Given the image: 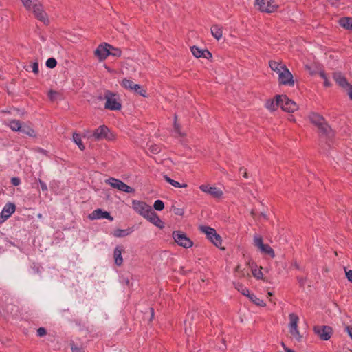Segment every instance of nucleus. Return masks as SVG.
Returning a JSON list of instances; mask_svg holds the SVG:
<instances>
[{"label": "nucleus", "mask_w": 352, "mask_h": 352, "mask_svg": "<svg viewBox=\"0 0 352 352\" xmlns=\"http://www.w3.org/2000/svg\"><path fill=\"white\" fill-rule=\"evenodd\" d=\"M310 122L318 127L319 133L327 136L332 135V130L324 118L316 113H311L309 116Z\"/></svg>", "instance_id": "f257e3e1"}, {"label": "nucleus", "mask_w": 352, "mask_h": 352, "mask_svg": "<svg viewBox=\"0 0 352 352\" xmlns=\"http://www.w3.org/2000/svg\"><path fill=\"white\" fill-rule=\"evenodd\" d=\"M104 98L106 100L104 104L105 109L111 111H117L121 109L122 104L119 96L117 94L107 90L104 91Z\"/></svg>", "instance_id": "f03ea898"}, {"label": "nucleus", "mask_w": 352, "mask_h": 352, "mask_svg": "<svg viewBox=\"0 0 352 352\" xmlns=\"http://www.w3.org/2000/svg\"><path fill=\"white\" fill-rule=\"evenodd\" d=\"M253 244L260 250L261 253L267 254L272 258L275 256L274 250L268 244L263 243V238L261 236L258 234H254L253 237Z\"/></svg>", "instance_id": "7ed1b4c3"}, {"label": "nucleus", "mask_w": 352, "mask_h": 352, "mask_svg": "<svg viewBox=\"0 0 352 352\" xmlns=\"http://www.w3.org/2000/svg\"><path fill=\"white\" fill-rule=\"evenodd\" d=\"M289 333L297 341H298V342L301 341L302 336L300 334V332L298 329V322L299 320L298 316L294 313H291L289 315Z\"/></svg>", "instance_id": "20e7f679"}, {"label": "nucleus", "mask_w": 352, "mask_h": 352, "mask_svg": "<svg viewBox=\"0 0 352 352\" xmlns=\"http://www.w3.org/2000/svg\"><path fill=\"white\" fill-rule=\"evenodd\" d=\"M201 232L204 233L207 238L216 246H219L221 244V236L217 234L216 230L209 226H201L199 227Z\"/></svg>", "instance_id": "39448f33"}, {"label": "nucleus", "mask_w": 352, "mask_h": 352, "mask_svg": "<svg viewBox=\"0 0 352 352\" xmlns=\"http://www.w3.org/2000/svg\"><path fill=\"white\" fill-rule=\"evenodd\" d=\"M173 238L175 241L179 245L184 248H190L193 243L192 241L182 232L174 231L173 232Z\"/></svg>", "instance_id": "423d86ee"}, {"label": "nucleus", "mask_w": 352, "mask_h": 352, "mask_svg": "<svg viewBox=\"0 0 352 352\" xmlns=\"http://www.w3.org/2000/svg\"><path fill=\"white\" fill-rule=\"evenodd\" d=\"M106 183L110 185L112 188L118 189L124 192L131 193L134 192L135 191V190L133 188L126 185L125 183L113 177H111L109 179L106 180Z\"/></svg>", "instance_id": "0eeeda50"}, {"label": "nucleus", "mask_w": 352, "mask_h": 352, "mask_svg": "<svg viewBox=\"0 0 352 352\" xmlns=\"http://www.w3.org/2000/svg\"><path fill=\"white\" fill-rule=\"evenodd\" d=\"M31 10L34 13V16L38 20L43 22L45 25H47L49 23L47 15L43 10L42 4L39 1L34 5Z\"/></svg>", "instance_id": "6e6552de"}, {"label": "nucleus", "mask_w": 352, "mask_h": 352, "mask_svg": "<svg viewBox=\"0 0 352 352\" xmlns=\"http://www.w3.org/2000/svg\"><path fill=\"white\" fill-rule=\"evenodd\" d=\"M108 132L109 129L106 126L102 125L100 126L93 132L88 131L87 133V136L89 139H91L94 140H100L104 138H107Z\"/></svg>", "instance_id": "1a4fd4ad"}, {"label": "nucleus", "mask_w": 352, "mask_h": 352, "mask_svg": "<svg viewBox=\"0 0 352 352\" xmlns=\"http://www.w3.org/2000/svg\"><path fill=\"white\" fill-rule=\"evenodd\" d=\"M314 333L322 340H328L331 338L333 331L329 326H316L314 328Z\"/></svg>", "instance_id": "9d476101"}, {"label": "nucleus", "mask_w": 352, "mask_h": 352, "mask_svg": "<svg viewBox=\"0 0 352 352\" xmlns=\"http://www.w3.org/2000/svg\"><path fill=\"white\" fill-rule=\"evenodd\" d=\"M132 208L144 218L151 207L144 201L133 200L132 201Z\"/></svg>", "instance_id": "9b49d317"}, {"label": "nucleus", "mask_w": 352, "mask_h": 352, "mask_svg": "<svg viewBox=\"0 0 352 352\" xmlns=\"http://www.w3.org/2000/svg\"><path fill=\"white\" fill-rule=\"evenodd\" d=\"M278 80L282 85L289 86L294 85L293 75L287 67L283 68V70H281V72H280L278 74Z\"/></svg>", "instance_id": "f8f14e48"}, {"label": "nucleus", "mask_w": 352, "mask_h": 352, "mask_svg": "<svg viewBox=\"0 0 352 352\" xmlns=\"http://www.w3.org/2000/svg\"><path fill=\"white\" fill-rule=\"evenodd\" d=\"M280 102L281 109L287 112H294L298 108V104L293 100L288 98L285 95L282 96Z\"/></svg>", "instance_id": "ddd939ff"}, {"label": "nucleus", "mask_w": 352, "mask_h": 352, "mask_svg": "<svg viewBox=\"0 0 352 352\" xmlns=\"http://www.w3.org/2000/svg\"><path fill=\"white\" fill-rule=\"evenodd\" d=\"M256 4L261 11L268 13L273 12L277 8L274 0H256Z\"/></svg>", "instance_id": "4468645a"}, {"label": "nucleus", "mask_w": 352, "mask_h": 352, "mask_svg": "<svg viewBox=\"0 0 352 352\" xmlns=\"http://www.w3.org/2000/svg\"><path fill=\"white\" fill-rule=\"evenodd\" d=\"M199 189L213 198L219 199L222 197L223 191L217 187L210 186L209 185L203 184L199 186Z\"/></svg>", "instance_id": "2eb2a0df"}, {"label": "nucleus", "mask_w": 352, "mask_h": 352, "mask_svg": "<svg viewBox=\"0 0 352 352\" xmlns=\"http://www.w3.org/2000/svg\"><path fill=\"white\" fill-rule=\"evenodd\" d=\"M112 46L109 44L104 43L100 45L95 51V55L100 60H104L110 53Z\"/></svg>", "instance_id": "dca6fc26"}, {"label": "nucleus", "mask_w": 352, "mask_h": 352, "mask_svg": "<svg viewBox=\"0 0 352 352\" xmlns=\"http://www.w3.org/2000/svg\"><path fill=\"white\" fill-rule=\"evenodd\" d=\"M144 218L160 229H162L164 227V222L160 219L159 216L152 210V208L149 210V212L147 213Z\"/></svg>", "instance_id": "f3484780"}, {"label": "nucleus", "mask_w": 352, "mask_h": 352, "mask_svg": "<svg viewBox=\"0 0 352 352\" xmlns=\"http://www.w3.org/2000/svg\"><path fill=\"white\" fill-rule=\"evenodd\" d=\"M89 219L91 220L107 219L113 221V218L107 211H103L101 209H96L89 214Z\"/></svg>", "instance_id": "a211bd4d"}, {"label": "nucleus", "mask_w": 352, "mask_h": 352, "mask_svg": "<svg viewBox=\"0 0 352 352\" xmlns=\"http://www.w3.org/2000/svg\"><path fill=\"white\" fill-rule=\"evenodd\" d=\"M16 206L14 204H6L0 214V217L2 218L1 221L7 220L14 212Z\"/></svg>", "instance_id": "6ab92c4d"}, {"label": "nucleus", "mask_w": 352, "mask_h": 352, "mask_svg": "<svg viewBox=\"0 0 352 352\" xmlns=\"http://www.w3.org/2000/svg\"><path fill=\"white\" fill-rule=\"evenodd\" d=\"M23 122L16 119H8L5 120V124L14 132H20Z\"/></svg>", "instance_id": "aec40b11"}, {"label": "nucleus", "mask_w": 352, "mask_h": 352, "mask_svg": "<svg viewBox=\"0 0 352 352\" xmlns=\"http://www.w3.org/2000/svg\"><path fill=\"white\" fill-rule=\"evenodd\" d=\"M282 96L277 95L275 99L268 100L265 103V107L270 111H275L278 107H280Z\"/></svg>", "instance_id": "412c9836"}, {"label": "nucleus", "mask_w": 352, "mask_h": 352, "mask_svg": "<svg viewBox=\"0 0 352 352\" xmlns=\"http://www.w3.org/2000/svg\"><path fill=\"white\" fill-rule=\"evenodd\" d=\"M192 54L197 57H204L206 58H210L212 57V54L207 50H202L196 46H192L190 48Z\"/></svg>", "instance_id": "4be33fe9"}, {"label": "nucleus", "mask_w": 352, "mask_h": 352, "mask_svg": "<svg viewBox=\"0 0 352 352\" xmlns=\"http://www.w3.org/2000/svg\"><path fill=\"white\" fill-rule=\"evenodd\" d=\"M333 77L336 83L343 89L349 87V83L348 82L345 76L341 72H334Z\"/></svg>", "instance_id": "5701e85b"}, {"label": "nucleus", "mask_w": 352, "mask_h": 352, "mask_svg": "<svg viewBox=\"0 0 352 352\" xmlns=\"http://www.w3.org/2000/svg\"><path fill=\"white\" fill-rule=\"evenodd\" d=\"M20 133H21L28 137H30V138H35L36 136V131L32 127L30 122H23V123Z\"/></svg>", "instance_id": "b1692460"}, {"label": "nucleus", "mask_w": 352, "mask_h": 352, "mask_svg": "<svg viewBox=\"0 0 352 352\" xmlns=\"http://www.w3.org/2000/svg\"><path fill=\"white\" fill-rule=\"evenodd\" d=\"M123 252V248L121 246H117L114 249L113 252V258L115 261V263L120 266L123 263V258L122 256V252Z\"/></svg>", "instance_id": "393cba45"}, {"label": "nucleus", "mask_w": 352, "mask_h": 352, "mask_svg": "<svg viewBox=\"0 0 352 352\" xmlns=\"http://www.w3.org/2000/svg\"><path fill=\"white\" fill-rule=\"evenodd\" d=\"M211 34L217 39L220 40L222 37V27L215 24L211 27Z\"/></svg>", "instance_id": "a878e982"}, {"label": "nucleus", "mask_w": 352, "mask_h": 352, "mask_svg": "<svg viewBox=\"0 0 352 352\" xmlns=\"http://www.w3.org/2000/svg\"><path fill=\"white\" fill-rule=\"evenodd\" d=\"M269 65L270 68L276 72L278 74L281 72V70H283V68L287 67L285 65H282L280 63H278L275 60H270L269 62Z\"/></svg>", "instance_id": "bb28decb"}, {"label": "nucleus", "mask_w": 352, "mask_h": 352, "mask_svg": "<svg viewBox=\"0 0 352 352\" xmlns=\"http://www.w3.org/2000/svg\"><path fill=\"white\" fill-rule=\"evenodd\" d=\"M340 25L346 30H352V18L343 17L339 21Z\"/></svg>", "instance_id": "cd10ccee"}, {"label": "nucleus", "mask_w": 352, "mask_h": 352, "mask_svg": "<svg viewBox=\"0 0 352 352\" xmlns=\"http://www.w3.org/2000/svg\"><path fill=\"white\" fill-rule=\"evenodd\" d=\"M177 116L175 115L174 117V125H173V133L175 135H178L180 137H184L186 134L181 131V126L177 122Z\"/></svg>", "instance_id": "c85d7f7f"}, {"label": "nucleus", "mask_w": 352, "mask_h": 352, "mask_svg": "<svg viewBox=\"0 0 352 352\" xmlns=\"http://www.w3.org/2000/svg\"><path fill=\"white\" fill-rule=\"evenodd\" d=\"M164 178L166 182H167L168 183H169L170 184H171L173 186H174L175 188H186V187H187L186 184H180L178 182H176V181L172 179L167 175H164Z\"/></svg>", "instance_id": "c756f323"}, {"label": "nucleus", "mask_w": 352, "mask_h": 352, "mask_svg": "<svg viewBox=\"0 0 352 352\" xmlns=\"http://www.w3.org/2000/svg\"><path fill=\"white\" fill-rule=\"evenodd\" d=\"M234 287L244 296H249V289L240 283H234Z\"/></svg>", "instance_id": "7c9ffc66"}, {"label": "nucleus", "mask_w": 352, "mask_h": 352, "mask_svg": "<svg viewBox=\"0 0 352 352\" xmlns=\"http://www.w3.org/2000/svg\"><path fill=\"white\" fill-rule=\"evenodd\" d=\"M248 297L255 305H256L258 306H260V307L265 306V303L263 302V300L260 299V298H258V297H256L254 294H249V296H248Z\"/></svg>", "instance_id": "2f4dec72"}, {"label": "nucleus", "mask_w": 352, "mask_h": 352, "mask_svg": "<svg viewBox=\"0 0 352 352\" xmlns=\"http://www.w3.org/2000/svg\"><path fill=\"white\" fill-rule=\"evenodd\" d=\"M73 141L78 145L81 151L85 149V146L82 144L80 135L78 133H74L73 134Z\"/></svg>", "instance_id": "473e14b6"}, {"label": "nucleus", "mask_w": 352, "mask_h": 352, "mask_svg": "<svg viewBox=\"0 0 352 352\" xmlns=\"http://www.w3.org/2000/svg\"><path fill=\"white\" fill-rule=\"evenodd\" d=\"M131 232V231L129 229H126V230L118 229L114 231L113 235L116 237H124V236H128Z\"/></svg>", "instance_id": "72a5a7b5"}, {"label": "nucleus", "mask_w": 352, "mask_h": 352, "mask_svg": "<svg viewBox=\"0 0 352 352\" xmlns=\"http://www.w3.org/2000/svg\"><path fill=\"white\" fill-rule=\"evenodd\" d=\"M122 85L126 89L132 90L134 88L135 83L129 79L124 78L122 82Z\"/></svg>", "instance_id": "f704fd0d"}, {"label": "nucleus", "mask_w": 352, "mask_h": 352, "mask_svg": "<svg viewBox=\"0 0 352 352\" xmlns=\"http://www.w3.org/2000/svg\"><path fill=\"white\" fill-rule=\"evenodd\" d=\"M23 6L28 10H32L34 4L38 2V0H21Z\"/></svg>", "instance_id": "c9c22d12"}, {"label": "nucleus", "mask_w": 352, "mask_h": 352, "mask_svg": "<svg viewBox=\"0 0 352 352\" xmlns=\"http://www.w3.org/2000/svg\"><path fill=\"white\" fill-rule=\"evenodd\" d=\"M132 90L134 91L135 93L139 94L140 96L144 97L146 96V90L142 89V87L138 84H135L134 88Z\"/></svg>", "instance_id": "e433bc0d"}, {"label": "nucleus", "mask_w": 352, "mask_h": 352, "mask_svg": "<svg viewBox=\"0 0 352 352\" xmlns=\"http://www.w3.org/2000/svg\"><path fill=\"white\" fill-rule=\"evenodd\" d=\"M153 208L157 211H162L164 208V202L161 200H156L154 202Z\"/></svg>", "instance_id": "4c0bfd02"}, {"label": "nucleus", "mask_w": 352, "mask_h": 352, "mask_svg": "<svg viewBox=\"0 0 352 352\" xmlns=\"http://www.w3.org/2000/svg\"><path fill=\"white\" fill-rule=\"evenodd\" d=\"M235 273L237 276L239 277H244L245 275H248V272L245 271L244 270H242L239 265H238L235 269Z\"/></svg>", "instance_id": "58836bf2"}, {"label": "nucleus", "mask_w": 352, "mask_h": 352, "mask_svg": "<svg viewBox=\"0 0 352 352\" xmlns=\"http://www.w3.org/2000/svg\"><path fill=\"white\" fill-rule=\"evenodd\" d=\"M57 65V61L54 58H50L46 61V66L48 68L52 69L54 68Z\"/></svg>", "instance_id": "ea45409f"}, {"label": "nucleus", "mask_w": 352, "mask_h": 352, "mask_svg": "<svg viewBox=\"0 0 352 352\" xmlns=\"http://www.w3.org/2000/svg\"><path fill=\"white\" fill-rule=\"evenodd\" d=\"M252 275L257 279H262L263 273L261 270L258 269H252Z\"/></svg>", "instance_id": "a19ab883"}, {"label": "nucleus", "mask_w": 352, "mask_h": 352, "mask_svg": "<svg viewBox=\"0 0 352 352\" xmlns=\"http://www.w3.org/2000/svg\"><path fill=\"white\" fill-rule=\"evenodd\" d=\"M109 55H112L113 56H121V51L118 48H115L112 46V47L110 50Z\"/></svg>", "instance_id": "79ce46f5"}, {"label": "nucleus", "mask_w": 352, "mask_h": 352, "mask_svg": "<svg viewBox=\"0 0 352 352\" xmlns=\"http://www.w3.org/2000/svg\"><path fill=\"white\" fill-rule=\"evenodd\" d=\"M60 94L57 91L50 90L48 93V96L50 97L51 100H54L58 98Z\"/></svg>", "instance_id": "37998d69"}, {"label": "nucleus", "mask_w": 352, "mask_h": 352, "mask_svg": "<svg viewBox=\"0 0 352 352\" xmlns=\"http://www.w3.org/2000/svg\"><path fill=\"white\" fill-rule=\"evenodd\" d=\"M344 270L345 272V275L347 280L352 283V270H347L346 267H344Z\"/></svg>", "instance_id": "c03bdc74"}, {"label": "nucleus", "mask_w": 352, "mask_h": 352, "mask_svg": "<svg viewBox=\"0 0 352 352\" xmlns=\"http://www.w3.org/2000/svg\"><path fill=\"white\" fill-rule=\"evenodd\" d=\"M71 349L72 352H84L82 347L78 346L74 343L71 344Z\"/></svg>", "instance_id": "a18cd8bd"}, {"label": "nucleus", "mask_w": 352, "mask_h": 352, "mask_svg": "<svg viewBox=\"0 0 352 352\" xmlns=\"http://www.w3.org/2000/svg\"><path fill=\"white\" fill-rule=\"evenodd\" d=\"M47 333L46 329L44 327H39L37 329V335L39 337H43Z\"/></svg>", "instance_id": "49530a36"}, {"label": "nucleus", "mask_w": 352, "mask_h": 352, "mask_svg": "<svg viewBox=\"0 0 352 352\" xmlns=\"http://www.w3.org/2000/svg\"><path fill=\"white\" fill-rule=\"evenodd\" d=\"M31 67H32V72L35 74H38L39 69H38V62L33 63Z\"/></svg>", "instance_id": "de8ad7c7"}, {"label": "nucleus", "mask_w": 352, "mask_h": 352, "mask_svg": "<svg viewBox=\"0 0 352 352\" xmlns=\"http://www.w3.org/2000/svg\"><path fill=\"white\" fill-rule=\"evenodd\" d=\"M150 151L153 154H157L160 151V148L157 145L151 146L150 148Z\"/></svg>", "instance_id": "09e8293b"}, {"label": "nucleus", "mask_w": 352, "mask_h": 352, "mask_svg": "<svg viewBox=\"0 0 352 352\" xmlns=\"http://www.w3.org/2000/svg\"><path fill=\"white\" fill-rule=\"evenodd\" d=\"M11 183L13 186H17L20 184L21 180L19 177H12L11 179Z\"/></svg>", "instance_id": "8fccbe9b"}, {"label": "nucleus", "mask_w": 352, "mask_h": 352, "mask_svg": "<svg viewBox=\"0 0 352 352\" xmlns=\"http://www.w3.org/2000/svg\"><path fill=\"white\" fill-rule=\"evenodd\" d=\"M344 89L346 91L350 99L352 100V85L349 84V87H346Z\"/></svg>", "instance_id": "3c124183"}, {"label": "nucleus", "mask_w": 352, "mask_h": 352, "mask_svg": "<svg viewBox=\"0 0 352 352\" xmlns=\"http://www.w3.org/2000/svg\"><path fill=\"white\" fill-rule=\"evenodd\" d=\"M39 184H40L41 188L43 191H47V184L45 182H43L41 180H39Z\"/></svg>", "instance_id": "603ef678"}, {"label": "nucleus", "mask_w": 352, "mask_h": 352, "mask_svg": "<svg viewBox=\"0 0 352 352\" xmlns=\"http://www.w3.org/2000/svg\"><path fill=\"white\" fill-rule=\"evenodd\" d=\"M346 331H347L349 336L352 339V326L346 327Z\"/></svg>", "instance_id": "864d4df0"}, {"label": "nucleus", "mask_w": 352, "mask_h": 352, "mask_svg": "<svg viewBox=\"0 0 352 352\" xmlns=\"http://www.w3.org/2000/svg\"><path fill=\"white\" fill-rule=\"evenodd\" d=\"M239 171L242 173L243 177L245 178H248V173L246 172V170L243 168H240Z\"/></svg>", "instance_id": "5fc2aeb1"}, {"label": "nucleus", "mask_w": 352, "mask_h": 352, "mask_svg": "<svg viewBox=\"0 0 352 352\" xmlns=\"http://www.w3.org/2000/svg\"><path fill=\"white\" fill-rule=\"evenodd\" d=\"M298 282L300 287H303L305 283V280L302 278H298Z\"/></svg>", "instance_id": "6e6d98bb"}, {"label": "nucleus", "mask_w": 352, "mask_h": 352, "mask_svg": "<svg viewBox=\"0 0 352 352\" xmlns=\"http://www.w3.org/2000/svg\"><path fill=\"white\" fill-rule=\"evenodd\" d=\"M324 85L325 87H330L331 86V83L329 81L328 78H325V80H324Z\"/></svg>", "instance_id": "4d7b16f0"}, {"label": "nucleus", "mask_w": 352, "mask_h": 352, "mask_svg": "<svg viewBox=\"0 0 352 352\" xmlns=\"http://www.w3.org/2000/svg\"><path fill=\"white\" fill-rule=\"evenodd\" d=\"M320 77H321L324 80H325V78H327V75H326V74H325V73H324V72H321L320 73Z\"/></svg>", "instance_id": "13d9d810"}, {"label": "nucleus", "mask_w": 352, "mask_h": 352, "mask_svg": "<svg viewBox=\"0 0 352 352\" xmlns=\"http://www.w3.org/2000/svg\"><path fill=\"white\" fill-rule=\"evenodd\" d=\"M285 352H294L293 350H292L287 347H285Z\"/></svg>", "instance_id": "bf43d9fd"}, {"label": "nucleus", "mask_w": 352, "mask_h": 352, "mask_svg": "<svg viewBox=\"0 0 352 352\" xmlns=\"http://www.w3.org/2000/svg\"><path fill=\"white\" fill-rule=\"evenodd\" d=\"M281 345H282V346L283 347V349H285V347H287V346H285V344H284V342H282V343H281Z\"/></svg>", "instance_id": "052dcab7"}, {"label": "nucleus", "mask_w": 352, "mask_h": 352, "mask_svg": "<svg viewBox=\"0 0 352 352\" xmlns=\"http://www.w3.org/2000/svg\"><path fill=\"white\" fill-rule=\"evenodd\" d=\"M151 314H152V316H153L154 314V311H153V309H151Z\"/></svg>", "instance_id": "680f3d73"}, {"label": "nucleus", "mask_w": 352, "mask_h": 352, "mask_svg": "<svg viewBox=\"0 0 352 352\" xmlns=\"http://www.w3.org/2000/svg\"><path fill=\"white\" fill-rule=\"evenodd\" d=\"M268 296H272V294L271 292H268Z\"/></svg>", "instance_id": "e2e57ef3"}, {"label": "nucleus", "mask_w": 352, "mask_h": 352, "mask_svg": "<svg viewBox=\"0 0 352 352\" xmlns=\"http://www.w3.org/2000/svg\"><path fill=\"white\" fill-rule=\"evenodd\" d=\"M187 323H188V321H187V320H186V321H185V325H186V326H187Z\"/></svg>", "instance_id": "0e129e2a"}]
</instances>
